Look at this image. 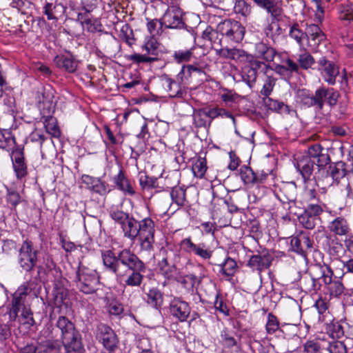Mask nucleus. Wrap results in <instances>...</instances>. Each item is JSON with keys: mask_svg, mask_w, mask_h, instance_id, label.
I'll return each mask as SVG.
<instances>
[{"mask_svg": "<svg viewBox=\"0 0 353 353\" xmlns=\"http://www.w3.org/2000/svg\"><path fill=\"white\" fill-rule=\"evenodd\" d=\"M145 301L152 307L159 309L163 303V294L157 288L149 289L145 294Z\"/></svg>", "mask_w": 353, "mask_h": 353, "instance_id": "obj_23", "label": "nucleus"}, {"mask_svg": "<svg viewBox=\"0 0 353 353\" xmlns=\"http://www.w3.org/2000/svg\"><path fill=\"white\" fill-rule=\"evenodd\" d=\"M279 327V321L277 318L272 314L269 313L268 315V322L266 323V331L268 334H274Z\"/></svg>", "mask_w": 353, "mask_h": 353, "instance_id": "obj_56", "label": "nucleus"}, {"mask_svg": "<svg viewBox=\"0 0 353 353\" xmlns=\"http://www.w3.org/2000/svg\"><path fill=\"white\" fill-rule=\"evenodd\" d=\"M330 230L336 235H345L349 232V225L347 221L342 217H337L330 223Z\"/></svg>", "mask_w": 353, "mask_h": 353, "instance_id": "obj_26", "label": "nucleus"}, {"mask_svg": "<svg viewBox=\"0 0 353 353\" xmlns=\"http://www.w3.org/2000/svg\"><path fill=\"white\" fill-rule=\"evenodd\" d=\"M139 222L133 217L130 216L121 225L124 236L134 241L139 234Z\"/></svg>", "mask_w": 353, "mask_h": 353, "instance_id": "obj_21", "label": "nucleus"}, {"mask_svg": "<svg viewBox=\"0 0 353 353\" xmlns=\"http://www.w3.org/2000/svg\"><path fill=\"white\" fill-rule=\"evenodd\" d=\"M219 272L227 276H232L236 273L238 265L236 262L232 258L228 256L225 259L224 262L219 264Z\"/></svg>", "mask_w": 353, "mask_h": 353, "instance_id": "obj_29", "label": "nucleus"}, {"mask_svg": "<svg viewBox=\"0 0 353 353\" xmlns=\"http://www.w3.org/2000/svg\"><path fill=\"white\" fill-rule=\"evenodd\" d=\"M268 105L270 109L281 114H290L292 111L291 108L281 101L268 99Z\"/></svg>", "mask_w": 353, "mask_h": 353, "instance_id": "obj_46", "label": "nucleus"}, {"mask_svg": "<svg viewBox=\"0 0 353 353\" xmlns=\"http://www.w3.org/2000/svg\"><path fill=\"white\" fill-rule=\"evenodd\" d=\"M298 62L303 69L307 70L312 67L315 61L310 53L304 52L299 56Z\"/></svg>", "mask_w": 353, "mask_h": 353, "instance_id": "obj_54", "label": "nucleus"}, {"mask_svg": "<svg viewBox=\"0 0 353 353\" xmlns=\"http://www.w3.org/2000/svg\"><path fill=\"white\" fill-rule=\"evenodd\" d=\"M159 43L155 37H147L145 39L142 49L149 54L157 55Z\"/></svg>", "mask_w": 353, "mask_h": 353, "instance_id": "obj_45", "label": "nucleus"}, {"mask_svg": "<svg viewBox=\"0 0 353 353\" xmlns=\"http://www.w3.org/2000/svg\"><path fill=\"white\" fill-rule=\"evenodd\" d=\"M141 250L146 252L149 255H152L154 250V236H137Z\"/></svg>", "mask_w": 353, "mask_h": 353, "instance_id": "obj_33", "label": "nucleus"}, {"mask_svg": "<svg viewBox=\"0 0 353 353\" xmlns=\"http://www.w3.org/2000/svg\"><path fill=\"white\" fill-rule=\"evenodd\" d=\"M113 181L118 189L124 194L130 196L135 194V190L121 168H119L118 174L113 177Z\"/></svg>", "mask_w": 353, "mask_h": 353, "instance_id": "obj_19", "label": "nucleus"}, {"mask_svg": "<svg viewBox=\"0 0 353 353\" xmlns=\"http://www.w3.org/2000/svg\"><path fill=\"white\" fill-rule=\"evenodd\" d=\"M44 14L47 16L48 20L57 19L56 14L58 12H63L65 8L64 6L59 4H54V6L51 3H47L44 7Z\"/></svg>", "mask_w": 353, "mask_h": 353, "instance_id": "obj_35", "label": "nucleus"}, {"mask_svg": "<svg viewBox=\"0 0 353 353\" xmlns=\"http://www.w3.org/2000/svg\"><path fill=\"white\" fill-rule=\"evenodd\" d=\"M319 278H315L314 276L310 274L308 276L303 277L302 283L305 288L306 291L310 292H315L320 290L321 285L319 282Z\"/></svg>", "mask_w": 353, "mask_h": 353, "instance_id": "obj_41", "label": "nucleus"}, {"mask_svg": "<svg viewBox=\"0 0 353 353\" xmlns=\"http://www.w3.org/2000/svg\"><path fill=\"white\" fill-rule=\"evenodd\" d=\"M316 219L305 212L299 216V223L306 229L312 230L315 227Z\"/></svg>", "mask_w": 353, "mask_h": 353, "instance_id": "obj_53", "label": "nucleus"}, {"mask_svg": "<svg viewBox=\"0 0 353 353\" xmlns=\"http://www.w3.org/2000/svg\"><path fill=\"white\" fill-rule=\"evenodd\" d=\"M314 307L318 311L319 321H330L332 315L328 311L327 303L325 300L322 299H318L314 304Z\"/></svg>", "mask_w": 353, "mask_h": 353, "instance_id": "obj_32", "label": "nucleus"}, {"mask_svg": "<svg viewBox=\"0 0 353 353\" xmlns=\"http://www.w3.org/2000/svg\"><path fill=\"white\" fill-rule=\"evenodd\" d=\"M236 48H221L220 49H216V54L218 55L221 58L228 59H234V53H235Z\"/></svg>", "mask_w": 353, "mask_h": 353, "instance_id": "obj_62", "label": "nucleus"}, {"mask_svg": "<svg viewBox=\"0 0 353 353\" xmlns=\"http://www.w3.org/2000/svg\"><path fill=\"white\" fill-rule=\"evenodd\" d=\"M193 72L202 73L203 70L194 65H183L179 73L177 75L179 79H190Z\"/></svg>", "mask_w": 353, "mask_h": 353, "instance_id": "obj_39", "label": "nucleus"}, {"mask_svg": "<svg viewBox=\"0 0 353 353\" xmlns=\"http://www.w3.org/2000/svg\"><path fill=\"white\" fill-rule=\"evenodd\" d=\"M254 5L270 15L272 21H279L283 14V3L278 0H252Z\"/></svg>", "mask_w": 353, "mask_h": 353, "instance_id": "obj_12", "label": "nucleus"}, {"mask_svg": "<svg viewBox=\"0 0 353 353\" xmlns=\"http://www.w3.org/2000/svg\"><path fill=\"white\" fill-rule=\"evenodd\" d=\"M137 348L139 350V353H154L152 350V345L148 338L140 339L137 343Z\"/></svg>", "mask_w": 353, "mask_h": 353, "instance_id": "obj_60", "label": "nucleus"}, {"mask_svg": "<svg viewBox=\"0 0 353 353\" xmlns=\"http://www.w3.org/2000/svg\"><path fill=\"white\" fill-rule=\"evenodd\" d=\"M245 64L250 67L254 72H256L257 74L261 71H263L264 69L267 67V65L264 62L259 61L252 54V59L247 60Z\"/></svg>", "mask_w": 353, "mask_h": 353, "instance_id": "obj_52", "label": "nucleus"}, {"mask_svg": "<svg viewBox=\"0 0 353 353\" xmlns=\"http://www.w3.org/2000/svg\"><path fill=\"white\" fill-rule=\"evenodd\" d=\"M240 177L245 184L253 185L256 180L255 172L248 166L244 165L240 168Z\"/></svg>", "mask_w": 353, "mask_h": 353, "instance_id": "obj_43", "label": "nucleus"}, {"mask_svg": "<svg viewBox=\"0 0 353 353\" xmlns=\"http://www.w3.org/2000/svg\"><path fill=\"white\" fill-rule=\"evenodd\" d=\"M258 74L256 72H254L247 65H245L242 72V77L243 79L247 81V83L251 86L252 83H253L257 77Z\"/></svg>", "mask_w": 353, "mask_h": 353, "instance_id": "obj_57", "label": "nucleus"}, {"mask_svg": "<svg viewBox=\"0 0 353 353\" xmlns=\"http://www.w3.org/2000/svg\"><path fill=\"white\" fill-rule=\"evenodd\" d=\"M128 59L134 63H151V62H153V61L157 60V59L156 57H148V56H146L145 54H136V53L130 55L128 57Z\"/></svg>", "mask_w": 353, "mask_h": 353, "instance_id": "obj_59", "label": "nucleus"}, {"mask_svg": "<svg viewBox=\"0 0 353 353\" xmlns=\"http://www.w3.org/2000/svg\"><path fill=\"white\" fill-rule=\"evenodd\" d=\"M182 249L187 253L194 254L207 261L211 259L213 250L204 243H194L190 237L183 239L180 243Z\"/></svg>", "mask_w": 353, "mask_h": 353, "instance_id": "obj_7", "label": "nucleus"}, {"mask_svg": "<svg viewBox=\"0 0 353 353\" xmlns=\"http://www.w3.org/2000/svg\"><path fill=\"white\" fill-rule=\"evenodd\" d=\"M192 170L194 175L198 178L203 177L206 170V161L203 158L199 157L196 159L192 166Z\"/></svg>", "mask_w": 353, "mask_h": 353, "instance_id": "obj_42", "label": "nucleus"}, {"mask_svg": "<svg viewBox=\"0 0 353 353\" xmlns=\"http://www.w3.org/2000/svg\"><path fill=\"white\" fill-rule=\"evenodd\" d=\"M280 192L278 197L281 202L291 203L296 200V186L294 183L284 185Z\"/></svg>", "mask_w": 353, "mask_h": 353, "instance_id": "obj_28", "label": "nucleus"}, {"mask_svg": "<svg viewBox=\"0 0 353 353\" xmlns=\"http://www.w3.org/2000/svg\"><path fill=\"white\" fill-rule=\"evenodd\" d=\"M305 38L308 40L309 46L316 48L325 39V36L317 25L310 24L305 28Z\"/></svg>", "mask_w": 353, "mask_h": 353, "instance_id": "obj_17", "label": "nucleus"}, {"mask_svg": "<svg viewBox=\"0 0 353 353\" xmlns=\"http://www.w3.org/2000/svg\"><path fill=\"white\" fill-rule=\"evenodd\" d=\"M217 30L228 40L235 43L241 42L245 32V28L240 22L231 19L220 23Z\"/></svg>", "mask_w": 353, "mask_h": 353, "instance_id": "obj_4", "label": "nucleus"}, {"mask_svg": "<svg viewBox=\"0 0 353 353\" xmlns=\"http://www.w3.org/2000/svg\"><path fill=\"white\" fill-rule=\"evenodd\" d=\"M314 161L309 157H303L297 161V168L304 179H307L312 174Z\"/></svg>", "mask_w": 353, "mask_h": 353, "instance_id": "obj_27", "label": "nucleus"}, {"mask_svg": "<svg viewBox=\"0 0 353 353\" xmlns=\"http://www.w3.org/2000/svg\"><path fill=\"white\" fill-rule=\"evenodd\" d=\"M110 216L121 226L129 219L130 216L128 214L117 210H112L110 212Z\"/></svg>", "mask_w": 353, "mask_h": 353, "instance_id": "obj_61", "label": "nucleus"}, {"mask_svg": "<svg viewBox=\"0 0 353 353\" xmlns=\"http://www.w3.org/2000/svg\"><path fill=\"white\" fill-rule=\"evenodd\" d=\"M14 145V139L8 131L3 132L0 130V148L6 150L13 148Z\"/></svg>", "mask_w": 353, "mask_h": 353, "instance_id": "obj_44", "label": "nucleus"}, {"mask_svg": "<svg viewBox=\"0 0 353 353\" xmlns=\"http://www.w3.org/2000/svg\"><path fill=\"white\" fill-rule=\"evenodd\" d=\"M207 115L203 110H199L194 114V123L197 128L207 126Z\"/></svg>", "mask_w": 353, "mask_h": 353, "instance_id": "obj_58", "label": "nucleus"}, {"mask_svg": "<svg viewBox=\"0 0 353 353\" xmlns=\"http://www.w3.org/2000/svg\"><path fill=\"white\" fill-rule=\"evenodd\" d=\"M139 235L154 236L155 225L150 218H145L139 221Z\"/></svg>", "mask_w": 353, "mask_h": 353, "instance_id": "obj_31", "label": "nucleus"}, {"mask_svg": "<svg viewBox=\"0 0 353 353\" xmlns=\"http://www.w3.org/2000/svg\"><path fill=\"white\" fill-rule=\"evenodd\" d=\"M42 99L39 97V103H42L43 105V114H46V109L47 111L48 115H45L44 118V126L46 129V131L53 135L54 137H57L59 134V130L56 123V119L52 117L50 114L54 111V104L52 101V95L49 92H43L41 93Z\"/></svg>", "mask_w": 353, "mask_h": 353, "instance_id": "obj_5", "label": "nucleus"}, {"mask_svg": "<svg viewBox=\"0 0 353 353\" xmlns=\"http://www.w3.org/2000/svg\"><path fill=\"white\" fill-rule=\"evenodd\" d=\"M147 29L150 37H155L162 32V28L164 25L161 23V19L160 20L147 19Z\"/></svg>", "mask_w": 353, "mask_h": 353, "instance_id": "obj_47", "label": "nucleus"}, {"mask_svg": "<svg viewBox=\"0 0 353 353\" xmlns=\"http://www.w3.org/2000/svg\"><path fill=\"white\" fill-rule=\"evenodd\" d=\"M204 276V274H200V275L196 276L194 274L190 273L179 275L176 278V281L188 291H193L196 284H199Z\"/></svg>", "mask_w": 353, "mask_h": 353, "instance_id": "obj_20", "label": "nucleus"}, {"mask_svg": "<svg viewBox=\"0 0 353 353\" xmlns=\"http://www.w3.org/2000/svg\"><path fill=\"white\" fill-rule=\"evenodd\" d=\"M132 272L126 277L125 284L131 287H139L143 282V273L145 270H132Z\"/></svg>", "mask_w": 353, "mask_h": 353, "instance_id": "obj_34", "label": "nucleus"}, {"mask_svg": "<svg viewBox=\"0 0 353 353\" xmlns=\"http://www.w3.org/2000/svg\"><path fill=\"white\" fill-rule=\"evenodd\" d=\"M318 268L321 272L319 279L322 280L330 295L336 297L340 296L343 292L344 287L339 280L336 278L333 279L334 272L332 268L325 264Z\"/></svg>", "mask_w": 353, "mask_h": 353, "instance_id": "obj_6", "label": "nucleus"}, {"mask_svg": "<svg viewBox=\"0 0 353 353\" xmlns=\"http://www.w3.org/2000/svg\"><path fill=\"white\" fill-rule=\"evenodd\" d=\"M276 54L275 49L263 41L258 42L254 46V57L257 59L271 62L274 60Z\"/></svg>", "mask_w": 353, "mask_h": 353, "instance_id": "obj_18", "label": "nucleus"}, {"mask_svg": "<svg viewBox=\"0 0 353 353\" xmlns=\"http://www.w3.org/2000/svg\"><path fill=\"white\" fill-rule=\"evenodd\" d=\"M119 261L125 272L132 270H145L144 263L129 249H123L119 252Z\"/></svg>", "mask_w": 353, "mask_h": 353, "instance_id": "obj_8", "label": "nucleus"}, {"mask_svg": "<svg viewBox=\"0 0 353 353\" xmlns=\"http://www.w3.org/2000/svg\"><path fill=\"white\" fill-rule=\"evenodd\" d=\"M172 201L178 205H183L185 201V192L181 188H174L170 193Z\"/></svg>", "mask_w": 353, "mask_h": 353, "instance_id": "obj_50", "label": "nucleus"}, {"mask_svg": "<svg viewBox=\"0 0 353 353\" xmlns=\"http://www.w3.org/2000/svg\"><path fill=\"white\" fill-rule=\"evenodd\" d=\"M325 324V332L332 339H340L344 335L342 325L332 318L330 321H324Z\"/></svg>", "mask_w": 353, "mask_h": 353, "instance_id": "obj_25", "label": "nucleus"}, {"mask_svg": "<svg viewBox=\"0 0 353 353\" xmlns=\"http://www.w3.org/2000/svg\"><path fill=\"white\" fill-rule=\"evenodd\" d=\"M54 61L57 67L63 68L68 72H74L77 68V61L71 57L57 55Z\"/></svg>", "mask_w": 353, "mask_h": 353, "instance_id": "obj_24", "label": "nucleus"}, {"mask_svg": "<svg viewBox=\"0 0 353 353\" xmlns=\"http://www.w3.org/2000/svg\"><path fill=\"white\" fill-rule=\"evenodd\" d=\"M161 79L163 81L164 86L170 92V97H176L179 95L181 88L178 83L174 80H172L168 75H163L161 77Z\"/></svg>", "mask_w": 353, "mask_h": 353, "instance_id": "obj_40", "label": "nucleus"}, {"mask_svg": "<svg viewBox=\"0 0 353 353\" xmlns=\"http://www.w3.org/2000/svg\"><path fill=\"white\" fill-rule=\"evenodd\" d=\"M339 19L348 23L353 21V12L350 6L342 5L339 8Z\"/></svg>", "mask_w": 353, "mask_h": 353, "instance_id": "obj_55", "label": "nucleus"}, {"mask_svg": "<svg viewBox=\"0 0 353 353\" xmlns=\"http://www.w3.org/2000/svg\"><path fill=\"white\" fill-rule=\"evenodd\" d=\"M296 97L299 102L303 105L311 107L313 106V94L306 89H299L296 93Z\"/></svg>", "mask_w": 353, "mask_h": 353, "instance_id": "obj_37", "label": "nucleus"}, {"mask_svg": "<svg viewBox=\"0 0 353 353\" xmlns=\"http://www.w3.org/2000/svg\"><path fill=\"white\" fill-rule=\"evenodd\" d=\"M31 288L28 283H23L16 290L12 295V307L10 311V317L15 320L17 314L24 305L26 296L30 292Z\"/></svg>", "mask_w": 353, "mask_h": 353, "instance_id": "obj_13", "label": "nucleus"}, {"mask_svg": "<svg viewBox=\"0 0 353 353\" xmlns=\"http://www.w3.org/2000/svg\"><path fill=\"white\" fill-rule=\"evenodd\" d=\"M192 49L179 50L173 52V60L177 63L189 62L193 57Z\"/></svg>", "mask_w": 353, "mask_h": 353, "instance_id": "obj_38", "label": "nucleus"}, {"mask_svg": "<svg viewBox=\"0 0 353 353\" xmlns=\"http://www.w3.org/2000/svg\"><path fill=\"white\" fill-rule=\"evenodd\" d=\"M323 79L330 85H334L336 78L339 74V68L325 57H321L317 61Z\"/></svg>", "mask_w": 353, "mask_h": 353, "instance_id": "obj_14", "label": "nucleus"}, {"mask_svg": "<svg viewBox=\"0 0 353 353\" xmlns=\"http://www.w3.org/2000/svg\"><path fill=\"white\" fill-rule=\"evenodd\" d=\"M12 161L13 168L18 179H21L28 174V168L25 162L23 152L17 149L12 152Z\"/></svg>", "mask_w": 353, "mask_h": 353, "instance_id": "obj_16", "label": "nucleus"}, {"mask_svg": "<svg viewBox=\"0 0 353 353\" xmlns=\"http://www.w3.org/2000/svg\"><path fill=\"white\" fill-rule=\"evenodd\" d=\"M37 353H53L58 350V343L50 341H45L37 346Z\"/></svg>", "mask_w": 353, "mask_h": 353, "instance_id": "obj_49", "label": "nucleus"}, {"mask_svg": "<svg viewBox=\"0 0 353 353\" xmlns=\"http://www.w3.org/2000/svg\"><path fill=\"white\" fill-rule=\"evenodd\" d=\"M83 28L88 32H94L99 30L100 26L99 21L97 19H85L82 22Z\"/></svg>", "mask_w": 353, "mask_h": 353, "instance_id": "obj_63", "label": "nucleus"}, {"mask_svg": "<svg viewBox=\"0 0 353 353\" xmlns=\"http://www.w3.org/2000/svg\"><path fill=\"white\" fill-rule=\"evenodd\" d=\"M182 12L180 8L173 6L169 7L161 18V23L165 28L181 29L185 23L182 20Z\"/></svg>", "mask_w": 353, "mask_h": 353, "instance_id": "obj_11", "label": "nucleus"}, {"mask_svg": "<svg viewBox=\"0 0 353 353\" xmlns=\"http://www.w3.org/2000/svg\"><path fill=\"white\" fill-rule=\"evenodd\" d=\"M57 326L61 332L63 343L67 352L83 353L81 336L75 329L74 325L66 317L60 316L57 322Z\"/></svg>", "mask_w": 353, "mask_h": 353, "instance_id": "obj_1", "label": "nucleus"}, {"mask_svg": "<svg viewBox=\"0 0 353 353\" xmlns=\"http://www.w3.org/2000/svg\"><path fill=\"white\" fill-rule=\"evenodd\" d=\"M170 312L180 321H185L190 314V307L186 301L174 298L170 303Z\"/></svg>", "mask_w": 353, "mask_h": 353, "instance_id": "obj_15", "label": "nucleus"}, {"mask_svg": "<svg viewBox=\"0 0 353 353\" xmlns=\"http://www.w3.org/2000/svg\"><path fill=\"white\" fill-rule=\"evenodd\" d=\"M345 166V165L343 162L339 161L333 166L330 167V176L333 180L338 182L341 179L345 176L346 170Z\"/></svg>", "mask_w": 353, "mask_h": 353, "instance_id": "obj_36", "label": "nucleus"}, {"mask_svg": "<svg viewBox=\"0 0 353 353\" xmlns=\"http://www.w3.org/2000/svg\"><path fill=\"white\" fill-rule=\"evenodd\" d=\"M272 263V259L267 254H256L250 257L248 262V265L253 269L261 271L268 268Z\"/></svg>", "mask_w": 353, "mask_h": 353, "instance_id": "obj_22", "label": "nucleus"}, {"mask_svg": "<svg viewBox=\"0 0 353 353\" xmlns=\"http://www.w3.org/2000/svg\"><path fill=\"white\" fill-rule=\"evenodd\" d=\"M18 263L26 272H30L38 261L39 251L37 247L30 240L24 241L19 248Z\"/></svg>", "mask_w": 353, "mask_h": 353, "instance_id": "obj_3", "label": "nucleus"}, {"mask_svg": "<svg viewBox=\"0 0 353 353\" xmlns=\"http://www.w3.org/2000/svg\"><path fill=\"white\" fill-rule=\"evenodd\" d=\"M304 212L317 219V216L323 212V208L319 204L310 203Z\"/></svg>", "mask_w": 353, "mask_h": 353, "instance_id": "obj_64", "label": "nucleus"}, {"mask_svg": "<svg viewBox=\"0 0 353 353\" xmlns=\"http://www.w3.org/2000/svg\"><path fill=\"white\" fill-rule=\"evenodd\" d=\"M75 282L77 288L81 292L86 294H94L97 291L99 278L96 270L79 265L76 272Z\"/></svg>", "mask_w": 353, "mask_h": 353, "instance_id": "obj_2", "label": "nucleus"}, {"mask_svg": "<svg viewBox=\"0 0 353 353\" xmlns=\"http://www.w3.org/2000/svg\"><path fill=\"white\" fill-rule=\"evenodd\" d=\"M101 259L105 270L114 273L118 279L125 275V271L119 261V254L116 255L110 250H103L101 252Z\"/></svg>", "mask_w": 353, "mask_h": 353, "instance_id": "obj_9", "label": "nucleus"}, {"mask_svg": "<svg viewBox=\"0 0 353 353\" xmlns=\"http://www.w3.org/2000/svg\"><path fill=\"white\" fill-rule=\"evenodd\" d=\"M327 88H320L313 94V106L316 105L320 110L323 109L326 101Z\"/></svg>", "mask_w": 353, "mask_h": 353, "instance_id": "obj_48", "label": "nucleus"}, {"mask_svg": "<svg viewBox=\"0 0 353 353\" xmlns=\"http://www.w3.org/2000/svg\"><path fill=\"white\" fill-rule=\"evenodd\" d=\"M289 37L294 39L300 48L303 46V41L305 39V31L303 32L297 22L294 23L290 27Z\"/></svg>", "mask_w": 353, "mask_h": 353, "instance_id": "obj_30", "label": "nucleus"}, {"mask_svg": "<svg viewBox=\"0 0 353 353\" xmlns=\"http://www.w3.org/2000/svg\"><path fill=\"white\" fill-rule=\"evenodd\" d=\"M326 350L330 353H347L345 345L343 342L339 341L329 342Z\"/></svg>", "mask_w": 353, "mask_h": 353, "instance_id": "obj_51", "label": "nucleus"}, {"mask_svg": "<svg viewBox=\"0 0 353 353\" xmlns=\"http://www.w3.org/2000/svg\"><path fill=\"white\" fill-rule=\"evenodd\" d=\"M97 338L101 342L103 347L110 352H114L117 347L118 339L114 331L105 324L101 323L97 326Z\"/></svg>", "mask_w": 353, "mask_h": 353, "instance_id": "obj_10", "label": "nucleus"}]
</instances>
